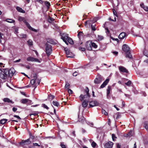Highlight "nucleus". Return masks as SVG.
Segmentation results:
<instances>
[{
  "instance_id": "1",
  "label": "nucleus",
  "mask_w": 148,
  "mask_h": 148,
  "mask_svg": "<svg viewBox=\"0 0 148 148\" xmlns=\"http://www.w3.org/2000/svg\"><path fill=\"white\" fill-rule=\"evenodd\" d=\"M89 90L88 87H86L84 90V95L82 94L79 96L80 100L83 101L82 105L84 108L86 107L88 105V102H89L90 95L89 93Z\"/></svg>"
},
{
  "instance_id": "2",
  "label": "nucleus",
  "mask_w": 148,
  "mask_h": 148,
  "mask_svg": "<svg viewBox=\"0 0 148 148\" xmlns=\"http://www.w3.org/2000/svg\"><path fill=\"white\" fill-rule=\"evenodd\" d=\"M68 35V34L64 33L62 35L61 38L67 45L68 44L67 42L71 45L73 44V41L71 38L69 37Z\"/></svg>"
},
{
  "instance_id": "3",
  "label": "nucleus",
  "mask_w": 148,
  "mask_h": 148,
  "mask_svg": "<svg viewBox=\"0 0 148 148\" xmlns=\"http://www.w3.org/2000/svg\"><path fill=\"white\" fill-rule=\"evenodd\" d=\"M15 70L13 68H11L9 70L5 69V72L7 74L8 77H12L15 73Z\"/></svg>"
},
{
  "instance_id": "4",
  "label": "nucleus",
  "mask_w": 148,
  "mask_h": 148,
  "mask_svg": "<svg viewBox=\"0 0 148 148\" xmlns=\"http://www.w3.org/2000/svg\"><path fill=\"white\" fill-rule=\"evenodd\" d=\"M52 48L51 45L47 43L46 45L45 51L47 56H49L52 52Z\"/></svg>"
},
{
  "instance_id": "5",
  "label": "nucleus",
  "mask_w": 148,
  "mask_h": 148,
  "mask_svg": "<svg viewBox=\"0 0 148 148\" xmlns=\"http://www.w3.org/2000/svg\"><path fill=\"white\" fill-rule=\"evenodd\" d=\"M99 104V102L96 100H93L90 101H89V106L90 107L98 106Z\"/></svg>"
},
{
  "instance_id": "6",
  "label": "nucleus",
  "mask_w": 148,
  "mask_h": 148,
  "mask_svg": "<svg viewBox=\"0 0 148 148\" xmlns=\"http://www.w3.org/2000/svg\"><path fill=\"white\" fill-rule=\"evenodd\" d=\"M103 80L102 77L99 76L95 79L94 82L95 84H99L101 83Z\"/></svg>"
},
{
  "instance_id": "7",
  "label": "nucleus",
  "mask_w": 148,
  "mask_h": 148,
  "mask_svg": "<svg viewBox=\"0 0 148 148\" xmlns=\"http://www.w3.org/2000/svg\"><path fill=\"white\" fill-rule=\"evenodd\" d=\"M31 143V142L29 140V139L28 138L26 140H23L19 143L20 145H28Z\"/></svg>"
},
{
  "instance_id": "8",
  "label": "nucleus",
  "mask_w": 148,
  "mask_h": 148,
  "mask_svg": "<svg viewBox=\"0 0 148 148\" xmlns=\"http://www.w3.org/2000/svg\"><path fill=\"white\" fill-rule=\"evenodd\" d=\"M23 22L25 23L27 27L29 29L35 32H37V31L36 29L32 27L30 25V24L27 22L26 20H24L23 21Z\"/></svg>"
},
{
  "instance_id": "9",
  "label": "nucleus",
  "mask_w": 148,
  "mask_h": 148,
  "mask_svg": "<svg viewBox=\"0 0 148 148\" xmlns=\"http://www.w3.org/2000/svg\"><path fill=\"white\" fill-rule=\"evenodd\" d=\"M7 74L5 72V69L0 73V77L3 79H5L8 77Z\"/></svg>"
},
{
  "instance_id": "10",
  "label": "nucleus",
  "mask_w": 148,
  "mask_h": 148,
  "mask_svg": "<svg viewBox=\"0 0 148 148\" xmlns=\"http://www.w3.org/2000/svg\"><path fill=\"white\" fill-rule=\"evenodd\" d=\"M122 49L125 53H127L130 51V49L128 45L126 44H124L122 47Z\"/></svg>"
},
{
  "instance_id": "11",
  "label": "nucleus",
  "mask_w": 148,
  "mask_h": 148,
  "mask_svg": "<svg viewBox=\"0 0 148 148\" xmlns=\"http://www.w3.org/2000/svg\"><path fill=\"white\" fill-rule=\"evenodd\" d=\"M91 45V41H88L86 42V46L87 50H92Z\"/></svg>"
},
{
  "instance_id": "12",
  "label": "nucleus",
  "mask_w": 148,
  "mask_h": 148,
  "mask_svg": "<svg viewBox=\"0 0 148 148\" xmlns=\"http://www.w3.org/2000/svg\"><path fill=\"white\" fill-rule=\"evenodd\" d=\"M113 143L111 141H109L105 145V148H111L113 145Z\"/></svg>"
},
{
  "instance_id": "13",
  "label": "nucleus",
  "mask_w": 148,
  "mask_h": 148,
  "mask_svg": "<svg viewBox=\"0 0 148 148\" xmlns=\"http://www.w3.org/2000/svg\"><path fill=\"white\" fill-rule=\"evenodd\" d=\"M78 121L81 123H83L85 121V118L84 117L82 114H78Z\"/></svg>"
},
{
  "instance_id": "14",
  "label": "nucleus",
  "mask_w": 148,
  "mask_h": 148,
  "mask_svg": "<svg viewBox=\"0 0 148 148\" xmlns=\"http://www.w3.org/2000/svg\"><path fill=\"white\" fill-rule=\"evenodd\" d=\"M119 70L121 72L125 73H127L128 72L127 70L125 67L122 66H121L119 67Z\"/></svg>"
},
{
  "instance_id": "15",
  "label": "nucleus",
  "mask_w": 148,
  "mask_h": 148,
  "mask_svg": "<svg viewBox=\"0 0 148 148\" xmlns=\"http://www.w3.org/2000/svg\"><path fill=\"white\" fill-rule=\"evenodd\" d=\"M34 78L35 79V80H36V82H35V84L34 85V87L36 88V86L39 84L40 82V80L39 79H37L36 76H34Z\"/></svg>"
},
{
  "instance_id": "16",
  "label": "nucleus",
  "mask_w": 148,
  "mask_h": 148,
  "mask_svg": "<svg viewBox=\"0 0 148 148\" xmlns=\"http://www.w3.org/2000/svg\"><path fill=\"white\" fill-rule=\"evenodd\" d=\"M109 81V79H107L106 80L103 82V83L101 84L100 86L101 88H102L104 87L105 86L108 84Z\"/></svg>"
},
{
  "instance_id": "17",
  "label": "nucleus",
  "mask_w": 148,
  "mask_h": 148,
  "mask_svg": "<svg viewBox=\"0 0 148 148\" xmlns=\"http://www.w3.org/2000/svg\"><path fill=\"white\" fill-rule=\"evenodd\" d=\"M3 101L5 102H7L8 103H11L13 104L14 103V102L12 101V100H10L8 98H4L3 99Z\"/></svg>"
},
{
  "instance_id": "18",
  "label": "nucleus",
  "mask_w": 148,
  "mask_h": 148,
  "mask_svg": "<svg viewBox=\"0 0 148 148\" xmlns=\"http://www.w3.org/2000/svg\"><path fill=\"white\" fill-rule=\"evenodd\" d=\"M126 36V34L125 32L121 33L119 36V38L120 39H122L124 38Z\"/></svg>"
},
{
  "instance_id": "19",
  "label": "nucleus",
  "mask_w": 148,
  "mask_h": 148,
  "mask_svg": "<svg viewBox=\"0 0 148 148\" xmlns=\"http://www.w3.org/2000/svg\"><path fill=\"white\" fill-rule=\"evenodd\" d=\"M47 42H48L53 45H55L56 44L53 39L50 38L48 39Z\"/></svg>"
},
{
  "instance_id": "20",
  "label": "nucleus",
  "mask_w": 148,
  "mask_h": 148,
  "mask_svg": "<svg viewBox=\"0 0 148 148\" xmlns=\"http://www.w3.org/2000/svg\"><path fill=\"white\" fill-rule=\"evenodd\" d=\"M16 9L17 10L21 13H24L25 12L24 10L22 9L19 7L17 6L16 7Z\"/></svg>"
},
{
  "instance_id": "21",
  "label": "nucleus",
  "mask_w": 148,
  "mask_h": 148,
  "mask_svg": "<svg viewBox=\"0 0 148 148\" xmlns=\"http://www.w3.org/2000/svg\"><path fill=\"white\" fill-rule=\"evenodd\" d=\"M5 21L10 23H14L15 22L14 20L12 19L7 18L5 19Z\"/></svg>"
},
{
  "instance_id": "22",
  "label": "nucleus",
  "mask_w": 148,
  "mask_h": 148,
  "mask_svg": "<svg viewBox=\"0 0 148 148\" xmlns=\"http://www.w3.org/2000/svg\"><path fill=\"white\" fill-rule=\"evenodd\" d=\"M27 99H23L21 100V102L23 104H26L27 102Z\"/></svg>"
},
{
  "instance_id": "23",
  "label": "nucleus",
  "mask_w": 148,
  "mask_h": 148,
  "mask_svg": "<svg viewBox=\"0 0 148 148\" xmlns=\"http://www.w3.org/2000/svg\"><path fill=\"white\" fill-rule=\"evenodd\" d=\"M126 53V57H128L130 58H131L132 57V55L130 53V51H128V52H127V53Z\"/></svg>"
},
{
  "instance_id": "24",
  "label": "nucleus",
  "mask_w": 148,
  "mask_h": 148,
  "mask_svg": "<svg viewBox=\"0 0 148 148\" xmlns=\"http://www.w3.org/2000/svg\"><path fill=\"white\" fill-rule=\"evenodd\" d=\"M8 121V120L6 119H3L0 121V123L2 124H3L5 123Z\"/></svg>"
},
{
  "instance_id": "25",
  "label": "nucleus",
  "mask_w": 148,
  "mask_h": 148,
  "mask_svg": "<svg viewBox=\"0 0 148 148\" xmlns=\"http://www.w3.org/2000/svg\"><path fill=\"white\" fill-rule=\"evenodd\" d=\"M97 38L99 41H101L103 39V37L100 35H98Z\"/></svg>"
},
{
  "instance_id": "26",
  "label": "nucleus",
  "mask_w": 148,
  "mask_h": 148,
  "mask_svg": "<svg viewBox=\"0 0 148 148\" xmlns=\"http://www.w3.org/2000/svg\"><path fill=\"white\" fill-rule=\"evenodd\" d=\"M74 56V54L71 52L69 54H68L67 57L68 58H73Z\"/></svg>"
},
{
  "instance_id": "27",
  "label": "nucleus",
  "mask_w": 148,
  "mask_h": 148,
  "mask_svg": "<svg viewBox=\"0 0 148 148\" xmlns=\"http://www.w3.org/2000/svg\"><path fill=\"white\" fill-rule=\"evenodd\" d=\"M91 47L92 49V47L94 48H96L97 47V46L94 42H91Z\"/></svg>"
},
{
  "instance_id": "28",
  "label": "nucleus",
  "mask_w": 148,
  "mask_h": 148,
  "mask_svg": "<svg viewBox=\"0 0 148 148\" xmlns=\"http://www.w3.org/2000/svg\"><path fill=\"white\" fill-rule=\"evenodd\" d=\"M64 49L67 56L68 55V54H69L71 52L67 48H65Z\"/></svg>"
},
{
  "instance_id": "29",
  "label": "nucleus",
  "mask_w": 148,
  "mask_h": 148,
  "mask_svg": "<svg viewBox=\"0 0 148 148\" xmlns=\"http://www.w3.org/2000/svg\"><path fill=\"white\" fill-rule=\"evenodd\" d=\"M45 5L48 8H49L50 6V3L49 2L47 1L45 2Z\"/></svg>"
},
{
  "instance_id": "30",
  "label": "nucleus",
  "mask_w": 148,
  "mask_h": 148,
  "mask_svg": "<svg viewBox=\"0 0 148 148\" xmlns=\"http://www.w3.org/2000/svg\"><path fill=\"white\" fill-rule=\"evenodd\" d=\"M27 60L28 61L33 62V57H28L27 59Z\"/></svg>"
},
{
  "instance_id": "31",
  "label": "nucleus",
  "mask_w": 148,
  "mask_h": 148,
  "mask_svg": "<svg viewBox=\"0 0 148 148\" xmlns=\"http://www.w3.org/2000/svg\"><path fill=\"white\" fill-rule=\"evenodd\" d=\"M53 104L55 106H58L59 105V104L58 102L56 101H53Z\"/></svg>"
},
{
  "instance_id": "32",
  "label": "nucleus",
  "mask_w": 148,
  "mask_h": 148,
  "mask_svg": "<svg viewBox=\"0 0 148 148\" xmlns=\"http://www.w3.org/2000/svg\"><path fill=\"white\" fill-rule=\"evenodd\" d=\"M111 87L109 86L108 87V89H107V93L108 95L110 93V90L111 89Z\"/></svg>"
},
{
  "instance_id": "33",
  "label": "nucleus",
  "mask_w": 148,
  "mask_h": 148,
  "mask_svg": "<svg viewBox=\"0 0 148 148\" xmlns=\"http://www.w3.org/2000/svg\"><path fill=\"white\" fill-rule=\"evenodd\" d=\"M33 62H37L39 63H40L41 61L38 59L36 58H33Z\"/></svg>"
},
{
  "instance_id": "34",
  "label": "nucleus",
  "mask_w": 148,
  "mask_h": 148,
  "mask_svg": "<svg viewBox=\"0 0 148 148\" xmlns=\"http://www.w3.org/2000/svg\"><path fill=\"white\" fill-rule=\"evenodd\" d=\"M27 42L28 45L30 46L32 45H33V42L31 40H29Z\"/></svg>"
},
{
  "instance_id": "35",
  "label": "nucleus",
  "mask_w": 148,
  "mask_h": 148,
  "mask_svg": "<svg viewBox=\"0 0 148 148\" xmlns=\"http://www.w3.org/2000/svg\"><path fill=\"white\" fill-rule=\"evenodd\" d=\"M36 80H35L34 79L31 80L30 82L32 84L34 85L35 84V82H36Z\"/></svg>"
},
{
  "instance_id": "36",
  "label": "nucleus",
  "mask_w": 148,
  "mask_h": 148,
  "mask_svg": "<svg viewBox=\"0 0 148 148\" xmlns=\"http://www.w3.org/2000/svg\"><path fill=\"white\" fill-rule=\"evenodd\" d=\"M102 112L103 114L105 115H107L108 114V113L104 110H102Z\"/></svg>"
},
{
  "instance_id": "37",
  "label": "nucleus",
  "mask_w": 148,
  "mask_h": 148,
  "mask_svg": "<svg viewBox=\"0 0 148 148\" xmlns=\"http://www.w3.org/2000/svg\"><path fill=\"white\" fill-rule=\"evenodd\" d=\"M112 138L113 141H114L117 138L115 134H112Z\"/></svg>"
},
{
  "instance_id": "38",
  "label": "nucleus",
  "mask_w": 148,
  "mask_h": 148,
  "mask_svg": "<svg viewBox=\"0 0 148 148\" xmlns=\"http://www.w3.org/2000/svg\"><path fill=\"white\" fill-rule=\"evenodd\" d=\"M70 84L67 82H66L65 86V88H69Z\"/></svg>"
},
{
  "instance_id": "39",
  "label": "nucleus",
  "mask_w": 148,
  "mask_h": 148,
  "mask_svg": "<svg viewBox=\"0 0 148 148\" xmlns=\"http://www.w3.org/2000/svg\"><path fill=\"white\" fill-rule=\"evenodd\" d=\"M83 34L82 33V32H79L77 34V36L79 38L81 37V36H82Z\"/></svg>"
},
{
  "instance_id": "40",
  "label": "nucleus",
  "mask_w": 148,
  "mask_h": 148,
  "mask_svg": "<svg viewBox=\"0 0 148 148\" xmlns=\"http://www.w3.org/2000/svg\"><path fill=\"white\" fill-rule=\"evenodd\" d=\"M42 106L46 109L48 110L49 109V107L45 104H42Z\"/></svg>"
},
{
  "instance_id": "41",
  "label": "nucleus",
  "mask_w": 148,
  "mask_h": 148,
  "mask_svg": "<svg viewBox=\"0 0 148 148\" xmlns=\"http://www.w3.org/2000/svg\"><path fill=\"white\" fill-rule=\"evenodd\" d=\"M128 136L129 137H131V136H132V131H130L129 133H128Z\"/></svg>"
},
{
  "instance_id": "42",
  "label": "nucleus",
  "mask_w": 148,
  "mask_h": 148,
  "mask_svg": "<svg viewBox=\"0 0 148 148\" xmlns=\"http://www.w3.org/2000/svg\"><path fill=\"white\" fill-rule=\"evenodd\" d=\"M96 143L94 141L92 142L91 144L92 147L94 148H95L96 147Z\"/></svg>"
},
{
  "instance_id": "43",
  "label": "nucleus",
  "mask_w": 148,
  "mask_h": 148,
  "mask_svg": "<svg viewBox=\"0 0 148 148\" xmlns=\"http://www.w3.org/2000/svg\"><path fill=\"white\" fill-rule=\"evenodd\" d=\"M131 84V82L130 80L129 81H128L126 83H125V84L126 85L128 86H129Z\"/></svg>"
},
{
  "instance_id": "44",
  "label": "nucleus",
  "mask_w": 148,
  "mask_h": 148,
  "mask_svg": "<svg viewBox=\"0 0 148 148\" xmlns=\"http://www.w3.org/2000/svg\"><path fill=\"white\" fill-rule=\"evenodd\" d=\"M27 104L29 105H31L32 104V101L31 100H30L29 99H27Z\"/></svg>"
},
{
  "instance_id": "45",
  "label": "nucleus",
  "mask_w": 148,
  "mask_h": 148,
  "mask_svg": "<svg viewBox=\"0 0 148 148\" xmlns=\"http://www.w3.org/2000/svg\"><path fill=\"white\" fill-rule=\"evenodd\" d=\"M55 97L53 95H50L49 96V99H51V100H52Z\"/></svg>"
},
{
  "instance_id": "46",
  "label": "nucleus",
  "mask_w": 148,
  "mask_h": 148,
  "mask_svg": "<svg viewBox=\"0 0 148 148\" xmlns=\"http://www.w3.org/2000/svg\"><path fill=\"white\" fill-rule=\"evenodd\" d=\"M79 50H80L82 51H84L85 50V48L82 47H79Z\"/></svg>"
},
{
  "instance_id": "47",
  "label": "nucleus",
  "mask_w": 148,
  "mask_h": 148,
  "mask_svg": "<svg viewBox=\"0 0 148 148\" xmlns=\"http://www.w3.org/2000/svg\"><path fill=\"white\" fill-rule=\"evenodd\" d=\"M91 28L92 30L93 31H95L96 30L95 27V26H93L92 25H91Z\"/></svg>"
},
{
  "instance_id": "48",
  "label": "nucleus",
  "mask_w": 148,
  "mask_h": 148,
  "mask_svg": "<svg viewBox=\"0 0 148 148\" xmlns=\"http://www.w3.org/2000/svg\"><path fill=\"white\" fill-rule=\"evenodd\" d=\"M60 146L62 148H66L65 145L64 144H63L62 143H61Z\"/></svg>"
},
{
  "instance_id": "49",
  "label": "nucleus",
  "mask_w": 148,
  "mask_h": 148,
  "mask_svg": "<svg viewBox=\"0 0 148 148\" xmlns=\"http://www.w3.org/2000/svg\"><path fill=\"white\" fill-rule=\"evenodd\" d=\"M33 145L34 146H37L39 147L40 146V145H38L37 143H33Z\"/></svg>"
},
{
  "instance_id": "50",
  "label": "nucleus",
  "mask_w": 148,
  "mask_h": 148,
  "mask_svg": "<svg viewBox=\"0 0 148 148\" xmlns=\"http://www.w3.org/2000/svg\"><path fill=\"white\" fill-rule=\"evenodd\" d=\"M90 22V21H86L85 22V25H87L88 23H89V24H90L91 23Z\"/></svg>"
},
{
  "instance_id": "51",
  "label": "nucleus",
  "mask_w": 148,
  "mask_h": 148,
  "mask_svg": "<svg viewBox=\"0 0 148 148\" xmlns=\"http://www.w3.org/2000/svg\"><path fill=\"white\" fill-rule=\"evenodd\" d=\"M144 9L145 11H148V7H147L145 6L144 7Z\"/></svg>"
},
{
  "instance_id": "52",
  "label": "nucleus",
  "mask_w": 148,
  "mask_h": 148,
  "mask_svg": "<svg viewBox=\"0 0 148 148\" xmlns=\"http://www.w3.org/2000/svg\"><path fill=\"white\" fill-rule=\"evenodd\" d=\"M22 38H26L27 37V36L26 34H22L21 35Z\"/></svg>"
},
{
  "instance_id": "53",
  "label": "nucleus",
  "mask_w": 148,
  "mask_h": 148,
  "mask_svg": "<svg viewBox=\"0 0 148 148\" xmlns=\"http://www.w3.org/2000/svg\"><path fill=\"white\" fill-rule=\"evenodd\" d=\"M113 13L114 15L116 16H117V13L114 10H113Z\"/></svg>"
},
{
  "instance_id": "54",
  "label": "nucleus",
  "mask_w": 148,
  "mask_h": 148,
  "mask_svg": "<svg viewBox=\"0 0 148 148\" xmlns=\"http://www.w3.org/2000/svg\"><path fill=\"white\" fill-rule=\"evenodd\" d=\"M53 20V19L52 18H50L48 19V21L49 22L51 23Z\"/></svg>"
},
{
  "instance_id": "55",
  "label": "nucleus",
  "mask_w": 148,
  "mask_h": 148,
  "mask_svg": "<svg viewBox=\"0 0 148 148\" xmlns=\"http://www.w3.org/2000/svg\"><path fill=\"white\" fill-rule=\"evenodd\" d=\"M17 108L15 107H14L12 108V110L13 112H15L17 110Z\"/></svg>"
},
{
  "instance_id": "56",
  "label": "nucleus",
  "mask_w": 148,
  "mask_h": 148,
  "mask_svg": "<svg viewBox=\"0 0 148 148\" xmlns=\"http://www.w3.org/2000/svg\"><path fill=\"white\" fill-rule=\"evenodd\" d=\"M14 116L16 118H17L18 119H21V118H20V117L18 116V115H14Z\"/></svg>"
},
{
  "instance_id": "57",
  "label": "nucleus",
  "mask_w": 148,
  "mask_h": 148,
  "mask_svg": "<svg viewBox=\"0 0 148 148\" xmlns=\"http://www.w3.org/2000/svg\"><path fill=\"white\" fill-rule=\"evenodd\" d=\"M112 39L113 40H115L116 41H117V42H118L119 40V39L117 38H112Z\"/></svg>"
},
{
  "instance_id": "58",
  "label": "nucleus",
  "mask_w": 148,
  "mask_h": 148,
  "mask_svg": "<svg viewBox=\"0 0 148 148\" xmlns=\"http://www.w3.org/2000/svg\"><path fill=\"white\" fill-rule=\"evenodd\" d=\"M68 92L69 93H72L73 91L70 89H69L68 90Z\"/></svg>"
},
{
  "instance_id": "59",
  "label": "nucleus",
  "mask_w": 148,
  "mask_h": 148,
  "mask_svg": "<svg viewBox=\"0 0 148 148\" xmlns=\"http://www.w3.org/2000/svg\"><path fill=\"white\" fill-rule=\"evenodd\" d=\"M81 130L83 133H84L86 132L85 130L83 128H82Z\"/></svg>"
},
{
  "instance_id": "60",
  "label": "nucleus",
  "mask_w": 148,
  "mask_h": 148,
  "mask_svg": "<svg viewBox=\"0 0 148 148\" xmlns=\"http://www.w3.org/2000/svg\"><path fill=\"white\" fill-rule=\"evenodd\" d=\"M124 136L126 137H129L128 134H124Z\"/></svg>"
},
{
  "instance_id": "61",
  "label": "nucleus",
  "mask_w": 148,
  "mask_h": 148,
  "mask_svg": "<svg viewBox=\"0 0 148 148\" xmlns=\"http://www.w3.org/2000/svg\"><path fill=\"white\" fill-rule=\"evenodd\" d=\"M0 66L1 67H4V64L1 62H0Z\"/></svg>"
},
{
  "instance_id": "62",
  "label": "nucleus",
  "mask_w": 148,
  "mask_h": 148,
  "mask_svg": "<svg viewBox=\"0 0 148 148\" xmlns=\"http://www.w3.org/2000/svg\"><path fill=\"white\" fill-rule=\"evenodd\" d=\"M144 54L145 56H146L147 57H148V53H146L145 52H144Z\"/></svg>"
},
{
  "instance_id": "63",
  "label": "nucleus",
  "mask_w": 148,
  "mask_h": 148,
  "mask_svg": "<svg viewBox=\"0 0 148 148\" xmlns=\"http://www.w3.org/2000/svg\"><path fill=\"white\" fill-rule=\"evenodd\" d=\"M112 53L115 55H117L118 53V52L117 51H113Z\"/></svg>"
},
{
  "instance_id": "64",
  "label": "nucleus",
  "mask_w": 148,
  "mask_h": 148,
  "mask_svg": "<svg viewBox=\"0 0 148 148\" xmlns=\"http://www.w3.org/2000/svg\"><path fill=\"white\" fill-rule=\"evenodd\" d=\"M117 148H120L121 147V145L119 144H118L117 145Z\"/></svg>"
}]
</instances>
